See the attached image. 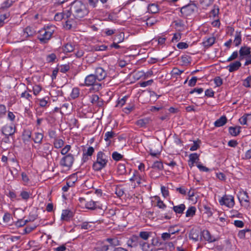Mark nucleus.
Here are the masks:
<instances>
[{"label": "nucleus", "instance_id": "obj_1", "mask_svg": "<svg viewBox=\"0 0 251 251\" xmlns=\"http://www.w3.org/2000/svg\"><path fill=\"white\" fill-rule=\"evenodd\" d=\"M70 11L73 21H76V24L89 13L86 5L79 0H75L71 3Z\"/></svg>", "mask_w": 251, "mask_h": 251}, {"label": "nucleus", "instance_id": "obj_2", "mask_svg": "<svg viewBox=\"0 0 251 251\" xmlns=\"http://www.w3.org/2000/svg\"><path fill=\"white\" fill-rule=\"evenodd\" d=\"M62 19L67 20L66 21L65 27L70 29L75 27L76 21H73V18L71 17V12L69 10L64 11L61 13H57L54 16V20L56 21H60Z\"/></svg>", "mask_w": 251, "mask_h": 251}, {"label": "nucleus", "instance_id": "obj_3", "mask_svg": "<svg viewBox=\"0 0 251 251\" xmlns=\"http://www.w3.org/2000/svg\"><path fill=\"white\" fill-rule=\"evenodd\" d=\"M55 26H47L39 31L38 39L42 44H46L51 38L55 30Z\"/></svg>", "mask_w": 251, "mask_h": 251}, {"label": "nucleus", "instance_id": "obj_4", "mask_svg": "<svg viewBox=\"0 0 251 251\" xmlns=\"http://www.w3.org/2000/svg\"><path fill=\"white\" fill-rule=\"evenodd\" d=\"M97 158L93 165V169L99 171L104 168L108 162V157L102 152L99 151L97 154Z\"/></svg>", "mask_w": 251, "mask_h": 251}, {"label": "nucleus", "instance_id": "obj_5", "mask_svg": "<svg viewBox=\"0 0 251 251\" xmlns=\"http://www.w3.org/2000/svg\"><path fill=\"white\" fill-rule=\"evenodd\" d=\"M98 79L94 74L87 75L85 79V84L86 86H93V89L99 91L101 88V84L97 82Z\"/></svg>", "mask_w": 251, "mask_h": 251}, {"label": "nucleus", "instance_id": "obj_6", "mask_svg": "<svg viewBox=\"0 0 251 251\" xmlns=\"http://www.w3.org/2000/svg\"><path fill=\"white\" fill-rule=\"evenodd\" d=\"M74 161V156L72 154H68L64 156L60 161V165L68 169H70L73 165Z\"/></svg>", "mask_w": 251, "mask_h": 251}, {"label": "nucleus", "instance_id": "obj_7", "mask_svg": "<svg viewBox=\"0 0 251 251\" xmlns=\"http://www.w3.org/2000/svg\"><path fill=\"white\" fill-rule=\"evenodd\" d=\"M221 205H225L228 208H232L234 205V198L231 195H225L219 200Z\"/></svg>", "mask_w": 251, "mask_h": 251}, {"label": "nucleus", "instance_id": "obj_8", "mask_svg": "<svg viewBox=\"0 0 251 251\" xmlns=\"http://www.w3.org/2000/svg\"><path fill=\"white\" fill-rule=\"evenodd\" d=\"M2 132L5 136H12L14 134L16 131V127L12 124L6 125L2 127Z\"/></svg>", "mask_w": 251, "mask_h": 251}, {"label": "nucleus", "instance_id": "obj_9", "mask_svg": "<svg viewBox=\"0 0 251 251\" xmlns=\"http://www.w3.org/2000/svg\"><path fill=\"white\" fill-rule=\"evenodd\" d=\"M98 81H100L104 79L106 76L107 74L105 71L101 67H98L95 70L94 74Z\"/></svg>", "mask_w": 251, "mask_h": 251}, {"label": "nucleus", "instance_id": "obj_10", "mask_svg": "<svg viewBox=\"0 0 251 251\" xmlns=\"http://www.w3.org/2000/svg\"><path fill=\"white\" fill-rule=\"evenodd\" d=\"M240 60L247 57L251 53V48L248 47H242L239 51Z\"/></svg>", "mask_w": 251, "mask_h": 251}, {"label": "nucleus", "instance_id": "obj_11", "mask_svg": "<svg viewBox=\"0 0 251 251\" xmlns=\"http://www.w3.org/2000/svg\"><path fill=\"white\" fill-rule=\"evenodd\" d=\"M241 63L239 61H235L233 63H230L226 67L229 72H233L237 71L241 67Z\"/></svg>", "mask_w": 251, "mask_h": 251}, {"label": "nucleus", "instance_id": "obj_12", "mask_svg": "<svg viewBox=\"0 0 251 251\" xmlns=\"http://www.w3.org/2000/svg\"><path fill=\"white\" fill-rule=\"evenodd\" d=\"M90 99V101L93 104H96L99 106H101L103 104L102 100H100L97 95H92Z\"/></svg>", "mask_w": 251, "mask_h": 251}, {"label": "nucleus", "instance_id": "obj_13", "mask_svg": "<svg viewBox=\"0 0 251 251\" xmlns=\"http://www.w3.org/2000/svg\"><path fill=\"white\" fill-rule=\"evenodd\" d=\"M35 34V31L30 27H27L23 31V36L24 37H32Z\"/></svg>", "mask_w": 251, "mask_h": 251}, {"label": "nucleus", "instance_id": "obj_14", "mask_svg": "<svg viewBox=\"0 0 251 251\" xmlns=\"http://www.w3.org/2000/svg\"><path fill=\"white\" fill-rule=\"evenodd\" d=\"M227 119L226 117L223 116L215 122L214 125L216 127H220L225 125Z\"/></svg>", "mask_w": 251, "mask_h": 251}, {"label": "nucleus", "instance_id": "obj_15", "mask_svg": "<svg viewBox=\"0 0 251 251\" xmlns=\"http://www.w3.org/2000/svg\"><path fill=\"white\" fill-rule=\"evenodd\" d=\"M202 236L204 239L208 241L209 242H214L216 240L215 238L212 236L209 231L206 230H203L202 232Z\"/></svg>", "mask_w": 251, "mask_h": 251}, {"label": "nucleus", "instance_id": "obj_16", "mask_svg": "<svg viewBox=\"0 0 251 251\" xmlns=\"http://www.w3.org/2000/svg\"><path fill=\"white\" fill-rule=\"evenodd\" d=\"M150 119L149 118H144L139 119L136 122V124L140 127H144L149 123Z\"/></svg>", "mask_w": 251, "mask_h": 251}, {"label": "nucleus", "instance_id": "obj_17", "mask_svg": "<svg viewBox=\"0 0 251 251\" xmlns=\"http://www.w3.org/2000/svg\"><path fill=\"white\" fill-rule=\"evenodd\" d=\"M239 200L240 202L244 201L245 202L244 204L245 206H249V196L246 192H243L241 194L240 198H239Z\"/></svg>", "mask_w": 251, "mask_h": 251}, {"label": "nucleus", "instance_id": "obj_18", "mask_svg": "<svg viewBox=\"0 0 251 251\" xmlns=\"http://www.w3.org/2000/svg\"><path fill=\"white\" fill-rule=\"evenodd\" d=\"M215 41V37H210L208 38H206V40L203 42V44L205 47L209 48L214 44Z\"/></svg>", "mask_w": 251, "mask_h": 251}, {"label": "nucleus", "instance_id": "obj_19", "mask_svg": "<svg viewBox=\"0 0 251 251\" xmlns=\"http://www.w3.org/2000/svg\"><path fill=\"white\" fill-rule=\"evenodd\" d=\"M72 216V213L68 210H63L61 214V219L62 220L68 221Z\"/></svg>", "mask_w": 251, "mask_h": 251}, {"label": "nucleus", "instance_id": "obj_20", "mask_svg": "<svg viewBox=\"0 0 251 251\" xmlns=\"http://www.w3.org/2000/svg\"><path fill=\"white\" fill-rule=\"evenodd\" d=\"M31 91L30 90H28V91H25L24 92L22 93L21 94L20 97L21 98H24L27 100L29 102H31V100L32 99V97L31 94H30L29 92Z\"/></svg>", "mask_w": 251, "mask_h": 251}, {"label": "nucleus", "instance_id": "obj_21", "mask_svg": "<svg viewBox=\"0 0 251 251\" xmlns=\"http://www.w3.org/2000/svg\"><path fill=\"white\" fill-rule=\"evenodd\" d=\"M185 209V206L184 204H181L173 207V210L176 214H182Z\"/></svg>", "mask_w": 251, "mask_h": 251}, {"label": "nucleus", "instance_id": "obj_22", "mask_svg": "<svg viewBox=\"0 0 251 251\" xmlns=\"http://www.w3.org/2000/svg\"><path fill=\"white\" fill-rule=\"evenodd\" d=\"M240 126L237 127H229V132L231 135L234 136H237L240 133Z\"/></svg>", "mask_w": 251, "mask_h": 251}, {"label": "nucleus", "instance_id": "obj_23", "mask_svg": "<svg viewBox=\"0 0 251 251\" xmlns=\"http://www.w3.org/2000/svg\"><path fill=\"white\" fill-rule=\"evenodd\" d=\"M31 136V132L30 130H24L23 135L22 138L24 142L28 141Z\"/></svg>", "mask_w": 251, "mask_h": 251}, {"label": "nucleus", "instance_id": "obj_24", "mask_svg": "<svg viewBox=\"0 0 251 251\" xmlns=\"http://www.w3.org/2000/svg\"><path fill=\"white\" fill-rule=\"evenodd\" d=\"M115 135V133L112 131H107L105 133L104 140L106 141H108V145L110 143V139L113 138Z\"/></svg>", "mask_w": 251, "mask_h": 251}, {"label": "nucleus", "instance_id": "obj_25", "mask_svg": "<svg viewBox=\"0 0 251 251\" xmlns=\"http://www.w3.org/2000/svg\"><path fill=\"white\" fill-rule=\"evenodd\" d=\"M43 138V135L41 133L36 132L33 139L35 143H41Z\"/></svg>", "mask_w": 251, "mask_h": 251}, {"label": "nucleus", "instance_id": "obj_26", "mask_svg": "<svg viewBox=\"0 0 251 251\" xmlns=\"http://www.w3.org/2000/svg\"><path fill=\"white\" fill-rule=\"evenodd\" d=\"M241 35L240 33L236 32L235 34V38L233 43L235 46H239L241 43Z\"/></svg>", "mask_w": 251, "mask_h": 251}, {"label": "nucleus", "instance_id": "obj_27", "mask_svg": "<svg viewBox=\"0 0 251 251\" xmlns=\"http://www.w3.org/2000/svg\"><path fill=\"white\" fill-rule=\"evenodd\" d=\"M85 207L86 208L94 210L96 208V202L90 200L86 202L85 204Z\"/></svg>", "mask_w": 251, "mask_h": 251}, {"label": "nucleus", "instance_id": "obj_28", "mask_svg": "<svg viewBox=\"0 0 251 251\" xmlns=\"http://www.w3.org/2000/svg\"><path fill=\"white\" fill-rule=\"evenodd\" d=\"M148 9L149 12L151 13H156L158 11L157 5L153 3L150 4L148 6Z\"/></svg>", "mask_w": 251, "mask_h": 251}, {"label": "nucleus", "instance_id": "obj_29", "mask_svg": "<svg viewBox=\"0 0 251 251\" xmlns=\"http://www.w3.org/2000/svg\"><path fill=\"white\" fill-rule=\"evenodd\" d=\"M64 141L60 139H55L54 146L56 149H60L64 145Z\"/></svg>", "mask_w": 251, "mask_h": 251}, {"label": "nucleus", "instance_id": "obj_30", "mask_svg": "<svg viewBox=\"0 0 251 251\" xmlns=\"http://www.w3.org/2000/svg\"><path fill=\"white\" fill-rule=\"evenodd\" d=\"M195 212L196 208L194 206H191L187 209L186 212V216L187 217H192L195 214Z\"/></svg>", "mask_w": 251, "mask_h": 251}, {"label": "nucleus", "instance_id": "obj_31", "mask_svg": "<svg viewBox=\"0 0 251 251\" xmlns=\"http://www.w3.org/2000/svg\"><path fill=\"white\" fill-rule=\"evenodd\" d=\"M251 116V114H246L243 115L239 119V122L241 125H245L247 124V121L249 120V117Z\"/></svg>", "mask_w": 251, "mask_h": 251}, {"label": "nucleus", "instance_id": "obj_32", "mask_svg": "<svg viewBox=\"0 0 251 251\" xmlns=\"http://www.w3.org/2000/svg\"><path fill=\"white\" fill-rule=\"evenodd\" d=\"M190 11H191V7L189 5L182 7L180 10L181 14L184 15H187L190 14Z\"/></svg>", "mask_w": 251, "mask_h": 251}, {"label": "nucleus", "instance_id": "obj_33", "mask_svg": "<svg viewBox=\"0 0 251 251\" xmlns=\"http://www.w3.org/2000/svg\"><path fill=\"white\" fill-rule=\"evenodd\" d=\"M79 227H80L82 229L84 230H88L92 228L91 225L88 222H83L81 224L78 226Z\"/></svg>", "mask_w": 251, "mask_h": 251}, {"label": "nucleus", "instance_id": "obj_34", "mask_svg": "<svg viewBox=\"0 0 251 251\" xmlns=\"http://www.w3.org/2000/svg\"><path fill=\"white\" fill-rule=\"evenodd\" d=\"M49 100V98L48 97H45L43 99H39L40 106L43 107L47 106Z\"/></svg>", "mask_w": 251, "mask_h": 251}, {"label": "nucleus", "instance_id": "obj_35", "mask_svg": "<svg viewBox=\"0 0 251 251\" xmlns=\"http://www.w3.org/2000/svg\"><path fill=\"white\" fill-rule=\"evenodd\" d=\"M199 160V155L196 153H191L189 155V161L192 162L196 163Z\"/></svg>", "mask_w": 251, "mask_h": 251}, {"label": "nucleus", "instance_id": "obj_36", "mask_svg": "<svg viewBox=\"0 0 251 251\" xmlns=\"http://www.w3.org/2000/svg\"><path fill=\"white\" fill-rule=\"evenodd\" d=\"M152 167L154 169L161 170L163 169V165L161 161H155L153 164Z\"/></svg>", "mask_w": 251, "mask_h": 251}, {"label": "nucleus", "instance_id": "obj_37", "mask_svg": "<svg viewBox=\"0 0 251 251\" xmlns=\"http://www.w3.org/2000/svg\"><path fill=\"white\" fill-rule=\"evenodd\" d=\"M140 245L143 251H149L150 250V244L146 242H140Z\"/></svg>", "mask_w": 251, "mask_h": 251}, {"label": "nucleus", "instance_id": "obj_38", "mask_svg": "<svg viewBox=\"0 0 251 251\" xmlns=\"http://www.w3.org/2000/svg\"><path fill=\"white\" fill-rule=\"evenodd\" d=\"M79 95V90L77 88H74L73 89L72 93L71 94V97L73 99H75L78 97Z\"/></svg>", "mask_w": 251, "mask_h": 251}, {"label": "nucleus", "instance_id": "obj_39", "mask_svg": "<svg viewBox=\"0 0 251 251\" xmlns=\"http://www.w3.org/2000/svg\"><path fill=\"white\" fill-rule=\"evenodd\" d=\"M74 48L71 44H67L64 47V51L66 52H70L73 51Z\"/></svg>", "mask_w": 251, "mask_h": 251}, {"label": "nucleus", "instance_id": "obj_40", "mask_svg": "<svg viewBox=\"0 0 251 251\" xmlns=\"http://www.w3.org/2000/svg\"><path fill=\"white\" fill-rule=\"evenodd\" d=\"M20 195L23 200L26 201L29 198L30 193L25 191H22Z\"/></svg>", "mask_w": 251, "mask_h": 251}, {"label": "nucleus", "instance_id": "obj_41", "mask_svg": "<svg viewBox=\"0 0 251 251\" xmlns=\"http://www.w3.org/2000/svg\"><path fill=\"white\" fill-rule=\"evenodd\" d=\"M13 3V1L11 0H7L4 1L1 4V8L3 9L7 8L11 6Z\"/></svg>", "mask_w": 251, "mask_h": 251}, {"label": "nucleus", "instance_id": "obj_42", "mask_svg": "<svg viewBox=\"0 0 251 251\" xmlns=\"http://www.w3.org/2000/svg\"><path fill=\"white\" fill-rule=\"evenodd\" d=\"M9 16L8 13H5L0 15V26L3 25L4 23V20H6Z\"/></svg>", "mask_w": 251, "mask_h": 251}, {"label": "nucleus", "instance_id": "obj_43", "mask_svg": "<svg viewBox=\"0 0 251 251\" xmlns=\"http://www.w3.org/2000/svg\"><path fill=\"white\" fill-rule=\"evenodd\" d=\"M109 247L107 245H103L101 247H98L94 249L93 251H108Z\"/></svg>", "mask_w": 251, "mask_h": 251}, {"label": "nucleus", "instance_id": "obj_44", "mask_svg": "<svg viewBox=\"0 0 251 251\" xmlns=\"http://www.w3.org/2000/svg\"><path fill=\"white\" fill-rule=\"evenodd\" d=\"M112 156L113 159L116 161H119L121 160L123 157L122 155L116 151H115L112 153Z\"/></svg>", "mask_w": 251, "mask_h": 251}, {"label": "nucleus", "instance_id": "obj_45", "mask_svg": "<svg viewBox=\"0 0 251 251\" xmlns=\"http://www.w3.org/2000/svg\"><path fill=\"white\" fill-rule=\"evenodd\" d=\"M139 236L144 240H147L150 236V233L147 231H142L139 233Z\"/></svg>", "mask_w": 251, "mask_h": 251}, {"label": "nucleus", "instance_id": "obj_46", "mask_svg": "<svg viewBox=\"0 0 251 251\" xmlns=\"http://www.w3.org/2000/svg\"><path fill=\"white\" fill-rule=\"evenodd\" d=\"M56 59V56L54 53H51L47 56V61L49 62H52Z\"/></svg>", "mask_w": 251, "mask_h": 251}, {"label": "nucleus", "instance_id": "obj_47", "mask_svg": "<svg viewBox=\"0 0 251 251\" xmlns=\"http://www.w3.org/2000/svg\"><path fill=\"white\" fill-rule=\"evenodd\" d=\"M161 238L163 241L168 240L171 239V234L168 232L163 233L161 234Z\"/></svg>", "mask_w": 251, "mask_h": 251}, {"label": "nucleus", "instance_id": "obj_48", "mask_svg": "<svg viewBox=\"0 0 251 251\" xmlns=\"http://www.w3.org/2000/svg\"><path fill=\"white\" fill-rule=\"evenodd\" d=\"M94 151V148L92 147H89L87 150V151L85 153H84V156L87 155L88 156H91L93 152ZM83 159H84L85 160L86 159V158L83 156Z\"/></svg>", "mask_w": 251, "mask_h": 251}, {"label": "nucleus", "instance_id": "obj_49", "mask_svg": "<svg viewBox=\"0 0 251 251\" xmlns=\"http://www.w3.org/2000/svg\"><path fill=\"white\" fill-rule=\"evenodd\" d=\"M251 84V76H249L243 82V85L246 87H250Z\"/></svg>", "mask_w": 251, "mask_h": 251}, {"label": "nucleus", "instance_id": "obj_50", "mask_svg": "<svg viewBox=\"0 0 251 251\" xmlns=\"http://www.w3.org/2000/svg\"><path fill=\"white\" fill-rule=\"evenodd\" d=\"M107 47L104 45L95 46L93 47V50L95 51H103L107 49Z\"/></svg>", "mask_w": 251, "mask_h": 251}, {"label": "nucleus", "instance_id": "obj_51", "mask_svg": "<svg viewBox=\"0 0 251 251\" xmlns=\"http://www.w3.org/2000/svg\"><path fill=\"white\" fill-rule=\"evenodd\" d=\"M32 91L34 95H37L41 91V87L39 85H35L33 87Z\"/></svg>", "mask_w": 251, "mask_h": 251}, {"label": "nucleus", "instance_id": "obj_52", "mask_svg": "<svg viewBox=\"0 0 251 251\" xmlns=\"http://www.w3.org/2000/svg\"><path fill=\"white\" fill-rule=\"evenodd\" d=\"M238 56V52L237 51H234L232 54L229 56L227 59V62L231 61L235 59Z\"/></svg>", "mask_w": 251, "mask_h": 251}, {"label": "nucleus", "instance_id": "obj_53", "mask_svg": "<svg viewBox=\"0 0 251 251\" xmlns=\"http://www.w3.org/2000/svg\"><path fill=\"white\" fill-rule=\"evenodd\" d=\"M70 149L71 146L68 145H66L62 149L61 153L62 155H65L69 151Z\"/></svg>", "mask_w": 251, "mask_h": 251}, {"label": "nucleus", "instance_id": "obj_54", "mask_svg": "<svg viewBox=\"0 0 251 251\" xmlns=\"http://www.w3.org/2000/svg\"><path fill=\"white\" fill-rule=\"evenodd\" d=\"M6 112V107L3 105H0V118L3 117Z\"/></svg>", "mask_w": 251, "mask_h": 251}, {"label": "nucleus", "instance_id": "obj_55", "mask_svg": "<svg viewBox=\"0 0 251 251\" xmlns=\"http://www.w3.org/2000/svg\"><path fill=\"white\" fill-rule=\"evenodd\" d=\"M124 33H121L119 35L115 36L114 38V41H117L118 43H121L123 41L124 39Z\"/></svg>", "mask_w": 251, "mask_h": 251}, {"label": "nucleus", "instance_id": "obj_56", "mask_svg": "<svg viewBox=\"0 0 251 251\" xmlns=\"http://www.w3.org/2000/svg\"><path fill=\"white\" fill-rule=\"evenodd\" d=\"M176 226H171L170 227L168 231L170 232V233L172 235L176 233H177L179 231V229L178 228H176Z\"/></svg>", "mask_w": 251, "mask_h": 251}, {"label": "nucleus", "instance_id": "obj_57", "mask_svg": "<svg viewBox=\"0 0 251 251\" xmlns=\"http://www.w3.org/2000/svg\"><path fill=\"white\" fill-rule=\"evenodd\" d=\"M189 237L194 241H198L199 235L196 233L191 232L189 235Z\"/></svg>", "mask_w": 251, "mask_h": 251}, {"label": "nucleus", "instance_id": "obj_58", "mask_svg": "<svg viewBox=\"0 0 251 251\" xmlns=\"http://www.w3.org/2000/svg\"><path fill=\"white\" fill-rule=\"evenodd\" d=\"M107 241L113 246H117L119 244V241L117 239L108 238Z\"/></svg>", "mask_w": 251, "mask_h": 251}, {"label": "nucleus", "instance_id": "obj_59", "mask_svg": "<svg viewBox=\"0 0 251 251\" xmlns=\"http://www.w3.org/2000/svg\"><path fill=\"white\" fill-rule=\"evenodd\" d=\"M157 21L155 19L150 18H148L147 20V25L148 26H151L153 25Z\"/></svg>", "mask_w": 251, "mask_h": 251}, {"label": "nucleus", "instance_id": "obj_60", "mask_svg": "<svg viewBox=\"0 0 251 251\" xmlns=\"http://www.w3.org/2000/svg\"><path fill=\"white\" fill-rule=\"evenodd\" d=\"M153 82V80L151 79L146 81H144L140 83V85L141 87H145L148 85H151Z\"/></svg>", "mask_w": 251, "mask_h": 251}, {"label": "nucleus", "instance_id": "obj_61", "mask_svg": "<svg viewBox=\"0 0 251 251\" xmlns=\"http://www.w3.org/2000/svg\"><path fill=\"white\" fill-rule=\"evenodd\" d=\"M248 231H249V229L241 230L239 231V232L238 234V236L241 239L244 238L245 237V234H246V232H248Z\"/></svg>", "mask_w": 251, "mask_h": 251}, {"label": "nucleus", "instance_id": "obj_62", "mask_svg": "<svg viewBox=\"0 0 251 251\" xmlns=\"http://www.w3.org/2000/svg\"><path fill=\"white\" fill-rule=\"evenodd\" d=\"M177 47L179 49H184L188 47L187 43L184 42H180L177 45Z\"/></svg>", "mask_w": 251, "mask_h": 251}, {"label": "nucleus", "instance_id": "obj_63", "mask_svg": "<svg viewBox=\"0 0 251 251\" xmlns=\"http://www.w3.org/2000/svg\"><path fill=\"white\" fill-rule=\"evenodd\" d=\"M197 80V77L196 76H193L189 81V86L191 87L195 86Z\"/></svg>", "mask_w": 251, "mask_h": 251}, {"label": "nucleus", "instance_id": "obj_64", "mask_svg": "<svg viewBox=\"0 0 251 251\" xmlns=\"http://www.w3.org/2000/svg\"><path fill=\"white\" fill-rule=\"evenodd\" d=\"M214 82L217 86H221L223 83V80L220 77H216L214 79Z\"/></svg>", "mask_w": 251, "mask_h": 251}]
</instances>
